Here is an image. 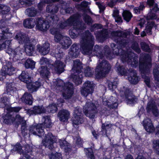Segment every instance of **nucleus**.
Returning a JSON list of instances; mask_svg holds the SVG:
<instances>
[{"instance_id":"nucleus-1","label":"nucleus","mask_w":159,"mask_h":159,"mask_svg":"<svg viewBox=\"0 0 159 159\" xmlns=\"http://www.w3.org/2000/svg\"><path fill=\"white\" fill-rule=\"evenodd\" d=\"M94 39L89 30L86 31L84 33L80 40L82 52L84 54L89 55H93L101 59L103 57V48L98 45L95 46L93 51L92 49L94 45Z\"/></svg>"},{"instance_id":"nucleus-2","label":"nucleus","mask_w":159,"mask_h":159,"mask_svg":"<svg viewBox=\"0 0 159 159\" xmlns=\"http://www.w3.org/2000/svg\"><path fill=\"white\" fill-rule=\"evenodd\" d=\"M111 46L113 51V54L116 55L120 56L121 59L123 62H127L133 67H136L137 66L138 58L136 57H133L135 56L134 53L129 52H126L124 50L118 48L117 46L113 43L111 44Z\"/></svg>"},{"instance_id":"nucleus-3","label":"nucleus","mask_w":159,"mask_h":159,"mask_svg":"<svg viewBox=\"0 0 159 159\" xmlns=\"http://www.w3.org/2000/svg\"><path fill=\"white\" fill-rule=\"evenodd\" d=\"M151 66V58L149 55L145 53L142 54L140 58L139 67L142 77L144 79V81L148 87H150V80L147 75L150 72Z\"/></svg>"},{"instance_id":"nucleus-4","label":"nucleus","mask_w":159,"mask_h":159,"mask_svg":"<svg viewBox=\"0 0 159 159\" xmlns=\"http://www.w3.org/2000/svg\"><path fill=\"white\" fill-rule=\"evenodd\" d=\"M56 89L59 91L62 92V96L65 99L70 98L73 93V85L70 82L64 83L61 79H57L53 82Z\"/></svg>"},{"instance_id":"nucleus-5","label":"nucleus","mask_w":159,"mask_h":159,"mask_svg":"<svg viewBox=\"0 0 159 159\" xmlns=\"http://www.w3.org/2000/svg\"><path fill=\"white\" fill-rule=\"evenodd\" d=\"M32 147L28 144H26L23 146L21 144L17 143L14 146L13 150L16 151L20 155H22L27 159H33L28 154L32 151Z\"/></svg>"},{"instance_id":"nucleus-6","label":"nucleus","mask_w":159,"mask_h":159,"mask_svg":"<svg viewBox=\"0 0 159 159\" xmlns=\"http://www.w3.org/2000/svg\"><path fill=\"white\" fill-rule=\"evenodd\" d=\"M111 68L110 65L105 60L99 61V63L96 68V71L99 77H105L106 75L109 71Z\"/></svg>"},{"instance_id":"nucleus-7","label":"nucleus","mask_w":159,"mask_h":159,"mask_svg":"<svg viewBox=\"0 0 159 159\" xmlns=\"http://www.w3.org/2000/svg\"><path fill=\"white\" fill-rule=\"evenodd\" d=\"M120 93L121 96L125 97V101L128 104H134L137 101V97L133 94L129 89L124 86L121 88Z\"/></svg>"},{"instance_id":"nucleus-8","label":"nucleus","mask_w":159,"mask_h":159,"mask_svg":"<svg viewBox=\"0 0 159 159\" xmlns=\"http://www.w3.org/2000/svg\"><path fill=\"white\" fill-rule=\"evenodd\" d=\"M84 110L85 115L92 119L94 118L98 112L94 104L90 101L86 102L84 106Z\"/></svg>"},{"instance_id":"nucleus-9","label":"nucleus","mask_w":159,"mask_h":159,"mask_svg":"<svg viewBox=\"0 0 159 159\" xmlns=\"http://www.w3.org/2000/svg\"><path fill=\"white\" fill-rule=\"evenodd\" d=\"M57 141L56 137L52 133H49L45 135V138L42 140L43 145L52 150L54 148L53 143Z\"/></svg>"},{"instance_id":"nucleus-10","label":"nucleus","mask_w":159,"mask_h":159,"mask_svg":"<svg viewBox=\"0 0 159 159\" xmlns=\"http://www.w3.org/2000/svg\"><path fill=\"white\" fill-rule=\"evenodd\" d=\"M95 85L92 81H85L80 90L81 94L86 97L89 94H92L94 91Z\"/></svg>"},{"instance_id":"nucleus-11","label":"nucleus","mask_w":159,"mask_h":159,"mask_svg":"<svg viewBox=\"0 0 159 159\" xmlns=\"http://www.w3.org/2000/svg\"><path fill=\"white\" fill-rule=\"evenodd\" d=\"M15 68L12 66V63L10 61H6L5 65L2 66L1 71L2 75H11L15 73Z\"/></svg>"},{"instance_id":"nucleus-12","label":"nucleus","mask_w":159,"mask_h":159,"mask_svg":"<svg viewBox=\"0 0 159 159\" xmlns=\"http://www.w3.org/2000/svg\"><path fill=\"white\" fill-rule=\"evenodd\" d=\"M15 38L19 43L27 44L29 43L35 42V40L34 39H30L28 36L23 33L17 34L15 36Z\"/></svg>"},{"instance_id":"nucleus-13","label":"nucleus","mask_w":159,"mask_h":159,"mask_svg":"<svg viewBox=\"0 0 159 159\" xmlns=\"http://www.w3.org/2000/svg\"><path fill=\"white\" fill-rule=\"evenodd\" d=\"M12 34L9 32L8 28L3 25H0V41L10 38Z\"/></svg>"},{"instance_id":"nucleus-14","label":"nucleus","mask_w":159,"mask_h":159,"mask_svg":"<svg viewBox=\"0 0 159 159\" xmlns=\"http://www.w3.org/2000/svg\"><path fill=\"white\" fill-rule=\"evenodd\" d=\"M16 120L21 125V133L24 137L27 135L28 129L26 125V121L24 119L23 117H22L19 115L16 116Z\"/></svg>"},{"instance_id":"nucleus-15","label":"nucleus","mask_w":159,"mask_h":159,"mask_svg":"<svg viewBox=\"0 0 159 159\" xmlns=\"http://www.w3.org/2000/svg\"><path fill=\"white\" fill-rule=\"evenodd\" d=\"M29 131L34 135L41 137L44 134V132L42 124H39L37 125H32L30 128Z\"/></svg>"},{"instance_id":"nucleus-16","label":"nucleus","mask_w":159,"mask_h":159,"mask_svg":"<svg viewBox=\"0 0 159 159\" xmlns=\"http://www.w3.org/2000/svg\"><path fill=\"white\" fill-rule=\"evenodd\" d=\"M128 73L129 75L128 78L130 82L133 84H137L140 78L137 76L136 71L133 69H129L128 71Z\"/></svg>"},{"instance_id":"nucleus-17","label":"nucleus","mask_w":159,"mask_h":159,"mask_svg":"<svg viewBox=\"0 0 159 159\" xmlns=\"http://www.w3.org/2000/svg\"><path fill=\"white\" fill-rule=\"evenodd\" d=\"M146 109L148 111H151L155 116L157 117L159 116V110L155 102L152 99L150 100L148 103Z\"/></svg>"},{"instance_id":"nucleus-18","label":"nucleus","mask_w":159,"mask_h":159,"mask_svg":"<svg viewBox=\"0 0 159 159\" xmlns=\"http://www.w3.org/2000/svg\"><path fill=\"white\" fill-rule=\"evenodd\" d=\"M78 16L77 15H74L70 16L67 20L64 22H60L59 24V28L63 29L67 26H72L75 22Z\"/></svg>"},{"instance_id":"nucleus-19","label":"nucleus","mask_w":159,"mask_h":159,"mask_svg":"<svg viewBox=\"0 0 159 159\" xmlns=\"http://www.w3.org/2000/svg\"><path fill=\"white\" fill-rule=\"evenodd\" d=\"M129 34V32H124L120 30L114 31L112 32L111 35L116 42L118 43L121 39L120 37L126 38Z\"/></svg>"},{"instance_id":"nucleus-20","label":"nucleus","mask_w":159,"mask_h":159,"mask_svg":"<svg viewBox=\"0 0 159 159\" xmlns=\"http://www.w3.org/2000/svg\"><path fill=\"white\" fill-rule=\"evenodd\" d=\"M37 24L36 27L40 30L45 31L49 27V25L48 21H45L43 19L38 18L37 19Z\"/></svg>"},{"instance_id":"nucleus-21","label":"nucleus","mask_w":159,"mask_h":159,"mask_svg":"<svg viewBox=\"0 0 159 159\" xmlns=\"http://www.w3.org/2000/svg\"><path fill=\"white\" fill-rule=\"evenodd\" d=\"M6 52L10 56L12 57L13 59L16 60L20 59V57L22 54L19 48H17L14 50L10 47L7 49Z\"/></svg>"},{"instance_id":"nucleus-22","label":"nucleus","mask_w":159,"mask_h":159,"mask_svg":"<svg viewBox=\"0 0 159 159\" xmlns=\"http://www.w3.org/2000/svg\"><path fill=\"white\" fill-rule=\"evenodd\" d=\"M37 50L42 55H45L48 54L50 50V44L46 42L42 45L39 44L37 46Z\"/></svg>"},{"instance_id":"nucleus-23","label":"nucleus","mask_w":159,"mask_h":159,"mask_svg":"<svg viewBox=\"0 0 159 159\" xmlns=\"http://www.w3.org/2000/svg\"><path fill=\"white\" fill-rule=\"evenodd\" d=\"M53 66L55 70L57 73L60 74L64 71L65 64L61 61L59 60L56 61L53 65H50Z\"/></svg>"},{"instance_id":"nucleus-24","label":"nucleus","mask_w":159,"mask_h":159,"mask_svg":"<svg viewBox=\"0 0 159 159\" xmlns=\"http://www.w3.org/2000/svg\"><path fill=\"white\" fill-rule=\"evenodd\" d=\"M79 47L76 44H74L71 46L70 50L68 53L70 57L76 58L79 54Z\"/></svg>"},{"instance_id":"nucleus-25","label":"nucleus","mask_w":159,"mask_h":159,"mask_svg":"<svg viewBox=\"0 0 159 159\" xmlns=\"http://www.w3.org/2000/svg\"><path fill=\"white\" fill-rule=\"evenodd\" d=\"M70 115V113L68 110L63 109L59 111L57 116L61 121L64 122L67 120Z\"/></svg>"},{"instance_id":"nucleus-26","label":"nucleus","mask_w":159,"mask_h":159,"mask_svg":"<svg viewBox=\"0 0 159 159\" xmlns=\"http://www.w3.org/2000/svg\"><path fill=\"white\" fill-rule=\"evenodd\" d=\"M143 122L144 127L147 132L152 133L154 131L155 128L150 119H146L143 121Z\"/></svg>"},{"instance_id":"nucleus-27","label":"nucleus","mask_w":159,"mask_h":159,"mask_svg":"<svg viewBox=\"0 0 159 159\" xmlns=\"http://www.w3.org/2000/svg\"><path fill=\"white\" fill-rule=\"evenodd\" d=\"M83 69L82 63L79 60L77 59L74 61L73 66L72 69L73 72L83 73L82 71Z\"/></svg>"},{"instance_id":"nucleus-28","label":"nucleus","mask_w":159,"mask_h":159,"mask_svg":"<svg viewBox=\"0 0 159 159\" xmlns=\"http://www.w3.org/2000/svg\"><path fill=\"white\" fill-rule=\"evenodd\" d=\"M83 73H78L73 72L71 74V76L73 79V82L76 85L81 84Z\"/></svg>"},{"instance_id":"nucleus-29","label":"nucleus","mask_w":159,"mask_h":159,"mask_svg":"<svg viewBox=\"0 0 159 159\" xmlns=\"http://www.w3.org/2000/svg\"><path fill=\"white\" fill-rule=\"evenodd\" d=\"M26 86L29 91L31 93L36 91L37 89L41 85V84L39 82L36 81L35 82H31L26 83Z\"/></svg>"},{"instance_id":"nucleus-30","label":"nucleus","mask_w":159,"mask_h":159,"mask_svg":"<svg viewBox=\"0 0 159 159\" xmlns=\"http://www.w3.org/2000/svg\"><path fill=\"white\" fill-rule=\"evenodd\" d=\"M75 15H77L78 16L75 22L72 25L73 26V28L74 29H75V30H76L77 31L79 30H83L84 29L86 28V26L83 23L82 21L78 20L80 17V15L78 14H76Z\"/></svg>"},{"instance_id":"nucleus-31","label":"nucleus","mask_w":159,"mask_h":159,"mask_svg":"<svg viewBox=\"0 0 159 159\" xmlns=\"http://www.w3.org/2000/svg\"><path fill=\"white\" fill-rule=\"evenodd\" d=\"M32 99L31 95L27 92L25 93L21 98V99L23 102L29 105L32 104Z\"/></svg>"},{"instance_id":"nucleus-32","label":"nucleus","mask_w":159,"mask_h":159,"mask_svg":"<svg viewBox=\"0 0 159 159\" xmlns=\"http://www.w3.org/2000/svg\"><path fill=\"white\" fill-rule=\"evenodd\" d=\"M12 114L7 111V114L5 116L3 117V122L6 124H10L13 123L14 121H16L18 122L16 120V118H15L14 117L12 116Z\"/></svg>"},{"instance_id":"nucleus-33","label":"nucleus","mask_w":159,"mask_h":159,"mask_svg":"<svg viewBox=\"0 0 159 159\" xmlns=\"http://www.w3.org/2000/svg\"><path fill=\"white\" fill-rule=\"evenodd\" d=\"M23 24L25 28H32L35 24V20L32 18H27L24 20Z\"/></svg>"},{"instance_id":"nucleus-34","label":"nucleus","mask_w":159,"mask_h":159,"mask_svg":"<svg viewBox=\"0 0 159 159\" xmlns=\"http://www.w3.org/2000/svg\"><path fill=\"white\" fill-rule=\"evenodd\" d=\"M19 79L21 81L24 83H28L31 82L32 78L29 75L28 73L25 71H23L21 75L19 76Z\"/></svg>"},{"instance_id":"nucleus-35","label":"nucleus","mask_w":159,"mask_h":159,"mask_svg":"<svg viewBox=\"0 0 159 159\" xmlns=\"http://www.w3.org/2000/svg\"><path fill=\"white\" fill-rule=\"evenodd\" d=\"M108 33L107 30L103 29L98 31L95 35L97 38L100 40H103L108 37Z\"/></svg>"},{"instance_id":"nucleus-36","label":"nucleus","mask_w":159,"mask_h":159,"mask_svg":"<svg viewBox=\"0 0 159 159\" xmlns=\"http://www.w3.org/2000/svg\"><path fill=\"white\" fill-rule=\"evenodd\" d=\"M25 14L28 16L34 17L36 16L38 13L37 9L33 7H31L26 9L25 11Z\"/></svg>"},{"instance_id":"nucleus-37","label":"nucleus","mask_w":159,"mask_h":159,"mask_svg":"<svg viewBox=\"0 0 159 159\" xmlns=\"http://www.w3.org/2000/svg\"><path fill=\"white\" fill-rule=\"evenodd\" d=\"M55 57L57 59H61L65 56V54L62 50V48L57 47L54 51Z\"/></svg>"},{"instance_id":"nucleus-38","label":"nucleus","mask_w":159,"mask_h":159,"mask_svg":"<svg viewBox=\"0 0 159 159\" xmlns=\"http://www.w3.org/2000/svg\"><path fill=\"white\" fill-rule=\"evenodd\" d=\"M38 71L43 78L48 79V78L50 73L47 67L41 66L38 69Z\"/></svg>"},{"instance_id":"nucleus-39","label":"nucleus","mask_w":159,"mask_h":159,"mask_svg":"<svg viewBox=\"0 0 159 159\" xmlns=\"http://www.w3.org/2000/svg\"><path fill=\"white\" fill-rule=\"evenodd\" d=\"M72 43L70 39L67 37H64L63 39L61 42V44L63 48L66 49L68 48Z\"/></svg>"},{"instance_id":"nucleus-40","label":"nucleus","mask_w":159,"mask_h":159,"mask_svg":"<svg viewBox=\"0 0 159 159\" xmlns=\"http://www.w3.org/2000/svg\"><path fill=\"white\" fill-rule=\"evenodd\" d=\"M46 110L43 106H35L33 108V110L30 111L31 114L36 115L38 114L45 113Z\"/></svg>"},{"instance_id":"nucleus-41","label":"nucleus","mask_w":159,"mask_h":159,"mask_svg":"<svg viewBox=\"0 0 159 159\" xmlns=\"http://www.w3.org/2000/svg\"><path fill=\"white\" fill-rule=\"evenodd\" d=\"M32 43H29L28 44H26L25 45V51L26 54L29 56H31L34 50V46L32 44Z\"/></svg>"},{"instance_id":"nucleus-42","label":"nucleus","mask_w":159,"mask_h":159,"mask_svg":"<svg viewBox=\"0 0 159 159\" xmlns=\"http://www.w3.org/2000/svg\"><path fill=\"white\" fill-rule=\"evenodd\" d=\"M59 9L58 7L56 5L51 4L48 5L46 7V11L52 14L57 13Z\"/></svg>"},{"instance_id":"nucleus-43","label":"nucleus","mask_w":159,"mask_h":159,"mask_svg":"<svg viewBox=\"0 0 159 159\" xmlns=\"http://www.w3.org/2000/svg\"><path fill=\"white\" fill-rule=\"evenodd\" d=\"M102 51L104 57L105 56L106 58L109 59H111L113 57V56L114 54H113V52H111L108 46H106L103 47Z\"/></svg>"},{"instance_id":"nucleus-44","label":"nucleus","mask_w":159,"mask_h":159,"mask_svg":"<svg viewBox=\"0 0 159 159\" xmlns=\"http://www.w3.org/2000/svg\"><path fill=\"white\" fill-rule=\"evenodd\" d=\"M9 102V99L7 97H4L1 98L0 101V106L2 107H9L8 104Z\"/></svg>"},{"instance_id":"nucleus-45","label":"nucleus","mask_w":159,"mask_h":159,"mask_svg":"<svg viewBox=\"0 0 159 159\" xmlns=\"http://www.w3.org/2000/svg\"><path fill=\"white\" fill-rule=\"evenodd\" d=\"M43 119L44 122L42 124V127L43 128H49L51 126V122L49 117L48 116L43 117Z\"/></svg>"},{"instance_id":"nucleus-46","label":"nucleus","mask_w":159,"mask_h":159,"mask_svg":"<svg viewBox=\"0 0 159 159\" xmlns=\"http://www.w3.org/2000/svg\"><path fill=\"white\" fill-rule=\"evenodd\" d=\"M35 62L32 59H28L25 63V66L26 68H31L32 69L34 68Z\"/></svg>"},{"instance_id":"nucleus-47","label":"nucleus","mask_w":159,"mask_h":159,"mask_svg":"<svg viewBox=\"0 0 159 159\" xmlns=\"http://www.w3.org/2000/svg\"><path fill=\"white\" fill-rule=\"evenodd\" d=\"M84 151L87 157L89 159H95L94 156L92 148H84Z\"/></svg>"},{"instance_id":"nucleus-48","label":"nucleus","mask_w":159,"mask_h":159,"mask_svg":"<svg viewBox=\"0 0 159 159\" xmlns=\"http://www.w3.org/2000/svg\"><path fill=\"white\" fill-rule=\"evenodd\" d=\"M145 8V4L144 3L142 2L140 3V5L138 7L134 8L133 10L135 14H139L141 11H143Z\"/></svg>"},{"instance_id":"nucleus-49","label":"nucleus","mask_w":159,"mask_h":159,"mask_svg":"<svg viewBox=\"0 0 159 159\" xmlns=\"http://www.w3.org/2000/svg\"><path fill=\"white\" fill-rule=\"evenodd\" d=\"M48 112L54 113L56 112L57 110V105L55 103H52L50 104L47 107L46 110Z\"/></svg>"},{"instance_id":"nucleus-50","label":"nucleus","mask_w":159,"mask_h":159,"mask_svg":"<svg viewBox=\"0 0 159 159\" xmlns=\"http://www.w3.org/2000/svg\"><path fill=\"white\" fill-rule=\"evenodd\" d=\"M156 26L153 22H148L146 27L145 30L147 33H149V34H152L151 30L152 27Z\"/></svg>"},{"instance_id":"nucleus-51","label":"nucleus","mask_w":159,"mask_h":159,"mask_svg":"<svg viewBox=\"0 0 159 159\" xmlns=\"http://www.w3.org/2000/svg\"><path fill=\"white\" fill-rule=\"evenodd\" d=\"M74 118L73 120V125H77L82 124L83 122V116H74Z\"/></svg>"},{"instance_id":"nucleus-52","label":"nucleus","mask_w":159,"mask_h":159,"mask_svg":"<svg viewBox=\"0 0 159 159\" xmlns=\"http://www.w3.org/2000/svg\"><path fill=\"white\" fill-rule=\"evenodd\" d=\"M10 11V8L7 6L0 4V14H5Z\"/></svg>"},{"instance_id":"nucleus-53","label":"nucleus","mask_w":159,"mask_h":159,"mask_svg":"<svg viewBox=\"0 0 159 159\" xmlns=\"http://www.w3.org/2000/svg\"><path fill=\"white\" fill-rule=\"evenodd\" d=\"M59 142L60 146L64 148L66 152H68L70 150V149L68 147V144L66 140H60Z\"/></svg>"},{"instance_id":"nucleus-54","label":"nucleus","mask_w":159,"mask_h":159,"mask_svg":"<svg viewBox=\"0 0 159 159\" xmlns=\"http://www.w3.org/2000/svg\"><path fill=\"white\" fill-rule=\"evenodd\" d=\"M122 15L124 19L127 22H129V21L132 17L131 13L130 12L127 11H123Z\"/></svg>"},{"instance_id":"nucleus-55","label":"nucleus","mask_w":159,"mask_h":159,"mask_svg":"<svg viewBox=\"0 0 159 159\" xmlns=\"http://www.w3.org/2000/svg\"><path fill=\"white\" fill-rule=\"evenodd\" d=\"M11 40H6L2 44H0V49L2 50L7 48H8L10 47L11 43Z\"/></svg>"},{"instance_id":"nucleus-56","label":"nucleus","mask_w":159,"mask_h":159,"mask_svg":"<svg viewBox=\"0 0 159 159\" xmlns=\"http://www.w3.org/2000/svg\"><path fill=\"white\" fill-rule=\"evenodd\" d=\"M14 85V83H10L7 85L6 87V90L8 93L13 92L16 90Z\"/></svg>"},{"instance_id":"nucleus-57","label":"nucleus","mask_w":159,"mask_h":159,"mask_svg":"<svg viewBox=\"0 0 159 159\" xmlns=\"http://www.w3.org/2000/svg\"><path fill=\"white\" fill-rule=\"evenodd\" d=\"M153 148L156 152L159 154V140H154L153 141Z\"/></svg>"},{"instance_id":"nucleus-58","label":"nucleus","mask_w":159,"mask_h":159,"mask_svg":"<svg viewBox=\"0 0 159 159\" xmlns=\"http://www.w3.org/2000/svg\"><path fill=\"white\" fill-rule=\"evenodd\" d=\"M69 33L71 38L72 39L76 38L78 36V31L73 28L70 29Z\"/></svg>"},{"instance_id":"nucleus-59","label":"nucleus","mask_w":159,"mask_h":159,"mask_svg":"<svg viewBox=\"0 0 159 159\" xmlns=\"http://www.w3.org/2000/svg\"><path fill=\"white\" fill-rule=\"evenodd\" d=\"M107 105L108 107L110 109L116 108L117 107L118 105L116 102H113L111 100L107 102Z\"/></svg>"},{"instance_id":"nucleus-60","label":"nucleus","mask_w":159,"mask_h":159,"mask_svg":"<svg viewBox=\"0 0 159 159\" xmlns=\"http://www.w3.org/2000/svg\"><path fill=\"white\" fill-rule=\"evenodd\" d=\"M153 73L155 79L158 80H159V65L155 67L153 70Z\"/></svg>"},{"instance_id":"nucleus-61","label":"nucleus","mask_w":159,"mask_h":159,"mask_svg":"<svg viewBox=\"0 0 159 159\" xmlns=\"http://www.w3.org/2000/svg\"><path fill=\"white\" fill-rule=\"evenodd\" d=\"M48 20L53 24H57L59 20L58 17L56 15L51 16L48 17Z\"/></svg>"},{"instance_id":"nucleus-62","label":"nucleus","mask_w":159,"mask_h":159,"mask_svg":"<svg viewBox=\"0 0 159 159\" xmlns=\"http://www.w3.org/2000/svg\"><path fill=\"white\" fill-rule=\"evenodd\" d=\"M84 72L86 76L89 77L93 75V71L90 67L88 66L84 68Z\"/></svg>"},{"instance_id":"nucleus-63","label":"nucleus","mask_w":159,"mask_h":159,"mask_svg":"<svg viewBox=\"0 0 159 159\" xmlns=\"http://www.w3.org/2000/svg\"><path fill=\"white\" fill-rule=\"evenodd\" d=\"M131 48L136 52L139 53L141 52L140 49L139 47L138 43L136 42H134L132 43Z\"/></svg>"},{"instance_id":"nucleus-64","label":"nucleus","mask_w":159,"mask_h":159,"mask_svg":"<svg viewBox=\"0 0 159 159\" xmlns=\"http://www.w3.org/2000/svg\"><path fill=\"white\" fill-rule=\"evenodd\" d=\"M50 159H62L61 153H56L54 154L52 153L49 155Z\"/></svg>"}]
</instances>
